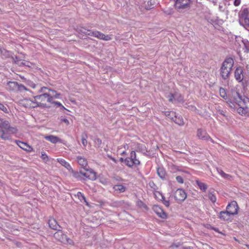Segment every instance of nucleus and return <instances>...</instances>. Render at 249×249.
<instances>
[{"label": "nucleus", "instance_id": "obj_55", "mask_svg": "<svg viewBox=\"0 0 249 249\" xmlns=\"http://www.w3.org/2000/svg\"><path fill=\"white\" fill-rule=\"evenodd\" d=\"M166 13L168 14H173V10L172 9L170 10V11H166Z\"/></svg>", "mask_w": 249, "mask_h": 249}, {"label": "nucleus", "instance_id": "obj_44", "mask_svg": "<svg viewBox=\"0 0 249 249\" xmlns=\"http://www.w3.org/2000/svg\"><path fill=\"white\" fill-rule=\"evenodd\" d=\"M60 121H61V122L64 123L66 125H69L70 124L69 120L64 117H61L60 118Z\"/></svg>", "mask_w": 249, "mask_h": 249}, {"label": "nucleus", "instance_id": "obj_46", "mask_svg": "<svg viewBox=\"0 0 249 249\" xmlns=\"http://www.w3.org/2000/svg\"><path fill=\"white\" fill-rule=\"evenodd\" d=\"M176 180L179 183H183V179L181 176H177L176 177Z\"/></svg>", "mask_w": 249, "mask_h": 249}, {"label": "nucleus", "instance_id": "obj_14", "mask_svg": "<svg viewBox=\"0 0 249 249\" xmlns=\"http://www.w3.org/2000/svg\"><path fill=\"white\" fill-rule=\"evenodd\" d=\"M153 210L155 213L160 218L164 219L166 217V213L159 206L155 205L153 207Z\"/></svg>", "mask_w": 249, "mask_h": 249}, {"label": "nucleus", "instance_id": "obj_32", "mask_svg": "<svg viewBox=\"0 0 249 249\" xmlns=\"http://www.w3.org/2000/svg\"><path fill=\"white\" fill-rule=\"evenodd\" d=\"M84 31H82V32L86 35L90 36H93L95 37L96 35V31H91L89 30H86V29H83Z\"/></svg>", "mask_w": 249, "mask_h": 249}, {"label": "nucleus", "instance_id": "obj_13", "mask_svg": "<svg viewBox=\"0 0 249 249\" xmlns=\"http://www.w3.org/2000/svg\"><path fill=\"white\" fill-rule=\"evenodd\" d=\"M49 227L53 230L60 231L62 229L61 227L58 224L57 222L53 218H50L48 221Z\"/></svg>", "mask_w": 249, "mask_h": 249}, {"label": "nucleus", "instance_id": "obj_53", "mask_svg": "<svg viewBox=\"0 0 249 249\" xmlns=\"http://www.w3.org/2000/svg\"><path fill=\"white\" fill-rule=\"evenodd\" d=\"M53 97V98H59V96L60 95V93H55V95H51Z\"/></svg>", "mask_w": 249, "mask_h": 249}, {"label": "nucleus", "instance_id": "obj_28", "mask_svg": "<svg viewBox=\"0 0 249 249\" xmlns=\"http://www.w3.org/2000/svg\"><path fill=\"white\" fill-rule=\"evenodd\" d=\"M208 197L209 199L213 202L214 203L216 201V197L215 196V193L213 191H209L208 193Z\"/></svg>", "mask_w": 249, "mask_h": 249}, {"label": "nucleus", "instance_id": "obj_3", "mask_svg": "<svg viewBox=\"0 0 249 249\" xmlns=\"http://www.w3.org/2000/svg\"><path fill=\"white\" fill-rule=\"evenodd\" d=\"M48 89L46 87H42L41 88L39 92L40 93H43L39 95H37L34 97L35 101L36 102V106H38L39 104H41L42 102L47 101L49 103H52L53 100V97L51 94L45 93V90ZM35 107V106H33Z\"/></svg>", "mask_w": 249, "mask_h": 249}, {"label": "nucleus", "instance_id": "obj_25", "mask_svg": "<svg viewBox=\"0 0 249 249\" xmlns=\"http://www.w3.org/2000/svg\"><path fill=\"white\" fill-rule=\"evenodd\" d=\"M176 124L179 125H182L184 124V122L182 118L181 117H177L176 114L173 117V119H172Z\"/></svg>", "mask_w": 249, "mask_h": 249}, {"label": "nucleus", "instance_id": "obj_35", "mask_svg": "<svg viewBox=\"0 0 249 249\" xmlns=\"http://www.w3.org/2000/svg\"><path fill=\"white\" fill-rule=\"evenodd\" d=\"M219 93L221 97L224 99H226L227 97V93L226 90L222 88H220L219 89Z\"/></svg>", "mask_w": 249, "mask_h": 249}, {"label": "nucleus", "instance_id": "obj_57", "mask_svg": "<svg viewBox=\"0 0 249 249\" xmlns=\"http://www.w3.org/2000/svg\"><path fill=\"white\" fill-rule=\"evenodd\" d=\"M174 247H176V248L178 247V246H176V245H173L171 247H173L174 248Z\"/></svg>", "mask_w": 249, "mask_h": 249}, {"label": "nucleus", "instance_id": "obj_54", "mask_svg": "<svg viewBox=\"0 0 249 249\" xmlns=\"http://www.w3.org/2000/svg\"><path fill=\"white\" fill-rule=\"evenodd\" d=\"M218 112L219 114H221V115H223V116H225V114H224V111H223L222 110H221V109H218Z\"/></svg>", "mask_w": 249, "mask_h": 249}, {"label": "nucleus", "instance_id": "obj_26", "mask_svg": "<svg viewBox=\"0 0 249 249\" xmlns=\"http://www.w3.org/2000/svg\"><path fill=\"white\" fill-rule=\"evenodd\" d=\"M69 172L72 174V176L78 180L82 179V177L81 175V171L79 172L74 171L72 168L69 171Z\"/></svg>", "mask_w": 249, "mask_h": 249}, {"label": "nucleus", "instance_id": "obj_20", "mask_svg": "<svg viewBox=\"0 0 249 249\" xmlns=\"http://www.w3.org/2000/svg\"><path fill=\"white\" fill-rule=\"evenodd\" d=\"M44 138L53 143H56L58 142H61V140L58 137L53 135L47 136Z\"/></svg>", "mask_w": 249, "mask_h": 249}, {"label": "nucleus", "instance_id": "obj_23", "mask_svg": "<svg viewBox=\"0 0 249 249\" xmlns=\"http://www.w3.org/2000/svg\"><path fill=\"white\" fill-rule=\"evenodd\" d=\"M239 24L245 28H249V18L245 17L239 20Z\"/></svg>", "mask_w": 249, "mask_h": 249}, {"label": "nucleus", "instance_id": "obj_36", "mask_svg": "<svg viewBox=\"0 0 249 249\" xmlns=\"http://www.w3.org/2000/svg\"><path fill=\"white\" fill-rule=\"evenodd\" d=\"M178 95V93H176L175 94L170 93L167 96V98H168V100L170 102H173L175 100V98L177 97Z\"/></svg>", "mask_w": 249, "mask_h": 249}, {"label": "nucleus", "instance_id": "obj_16", "mask_svg": "<svg viewBox=\"0 0 249 249\" xmlns=\"http://www.w3.org/2000/svg\"><path fill=\"white\" fill-rule=\"evenodd\" d=\"M235 78L238 82H241L243 79V70L242 68H237L234 73Z\"/></svg>", "mask_w": 249, "mask_h": 249}, {"label": "nucleus", "instance_id": "obj_15", "mask_svg": "<svg viewBox=\"0 0 249 249\" xmlns=\"http://www.w3.org/2000/svg\"><path fill=\"white\" fill-rule=\"evenodd\" d=\"M112 35H105L103 33L98 31H96V35L95 36V37L105 41L110 40L112 39Z\"/></svg>", "mask_w": 249, "mask_h": 249}, {"label": "nucleus", "instance_id": "obj_47", "mask_svg": "<svg viewBox=\"0 0 249 249\" xmlns=\"http://www.w3.org/2000/svg\"><path fill=\"white\" fill-rule=\"evenodd\" d=\"M0 110H2L4 112H7V108L2 104L0 103Z\"/></svg>", "mask_w": 249, "mask_h": 249}, {"label": "nucleus", "instance_id": "obj_56", "mask_svg": "<svg viewBox=\"0 0 249 249\" xmlns=\"http://www.w3.org/2000/svg\"><path fill=\"white\" fill-rule=\"evenodd\" d=\"M49 90L51 91L52 92L53 94L56 93V91L54 90L49 89Z\"/></svg>", "mask_w": 249, "mask_h": 249}, {"label": "nucleus", "instance_id": "obj_8", "mask_svg": "<svg viewBox=\"0 0 249 249\" xmlns=\"http://www.w3.org/2000/svg\"><path fill=\"white\" fill-rule=\"evenodd\" d=\"M174 197L178 202H181L186 199L187 194L183 189H178L175 192Z\"/></svg>", "mask_w": 249, "mask_h": 249}, {"label": "nucleus", "instance_id": "obj_52", "mask_svg": "<svg viewBox=\"0 0 249 249\" xmlns=\"http://www.w3.org/2000/svg\"><path fill=\"white\" fill-rule=\"evenodd\" d=\"M95 142L98 145H100L102 143V141L100 139L97 138L95 140Z\"/></svg>", "mask_w": 249, "mask_h": 249}, {"label": "nucleus", "instance_id": "obj_51", "mask_svg": "<svg viewBox=\"0 0 249 249\" xmlns=\"http://www.w3.org/2000/svg\"><path fill=\"white\" fill-rule=\"evenodd\" d=\"M30 64H31V63H30L29 62L24 61V62H22L20 65H25V66H26L28 67H30Z\"/></svg>", "mask_w": 249, "mask_h": 249}, {"label": "nucleus", "instance_id": "obj_9", "mask_svg": "<svg viewBox=\"0 0 249 249\" xmlns=\"http://www.w3.org/2000/svg\"><path fill=\"white\" fill-rule=\"evenodd\" d=\"M238 206L236 201H233L229 203L226 207V210L232 215L237 214L238 213Z\"/></svg>", "mask_w": 249, "mask_h": 249}, {"label": "nucleus", "instance_id": "obj_1", "mask_svg": "<svg viewBox=\"0 0 249 249\" xmlns=\"http://www.w3.org/2000/svg\"><path fill=\"white\" fill-rule=\"evenodd\" d=\"M232 101L229 103L230 107L234 110H236L241 115H246L248 108L241 107V104L243 103L242 96L238 92L233 90L232 91Z\"/></svg>", "mask_w": 249, "mask_h": 249}, {"label": "nucleus", "instance_id": "obj_27", "mask_svg": "<svg viewBox=\"0 0 249 249\" xmlns=\"http://www.w3.org/2000/svg\"><path fill=\"white\" fill-rule=\"evenodd\" d=\"M137 151L142 152L143 154L146 153V152H147L145 146L142 144H137Z\"/></svg>", "mask_w": 249, "mask_h": 249}, {"label": "nucleus", "instance_id": "obj_11", "mask_svg": "<svg viewBox=\"0 0 249 249\" xmlns=\"http://www.w3.org/2000/svg\"><path fill=\"white\" fill-rule=\"evenodd\" d=\"M85 170H86L88 172L83 173L81 171V177L84 176L92 180H94L96 179V174L92 169H88L86 168L85 169Z\"/></svg>", "mask_w": 249, "mask_h": 249}, {"label": "nucleus", "instance_id": "obj_22", "mask_svg": "<svg viewBox=\"0 0 249 249\" xmlns=\"http://www.w3.org/2000/svg\"><path fill=\"white\" fill-rule=\"evenodd\" d=\"M57 160L60 164H61L62 166L65 167L67 170H68L69 171L71 169L72 167H71V165L65 160L63 159H57Z\"/></svg>", "mask_w": 249, "mask_h": 249}, {"label": "nucleus", "instance_id": "obj_10", "mask_svg": "<svg viewBox=\"0 0 249 249\" xmlns=\"http://www.w3.org/2000/svg\"><path fill=\"white\" fill-rule=\"evenodd\" d=\"M197 136L198 138L202 140L208 141L210 140L212 142L213 141L211 138L207 133L201 129H198L197 131Z\"/></svg>", "mask_w": 249, "mask_h": 249}, {"label": "nucleus", "instance_id": "obj_38", "mask_svg": "<svg viewBox=\"0 0 249 249\" xmlns=\"http://www.w3.org/2000/svg\"><path fill=\"white\" fill-rule=\"evenodd\" d=\"M1 54L5 56L8 57L11 55V53L9 51H7L4 49L1 50L0 51Z\"/></svg>", "mask_w": 249, "mask_h": 249}, {"label": "nucleus", "instance_id": "obj_30", "mask_svg": "<svg viewBox=\"0 0 249 249\" xmlns=\"http://www.w3.org/2000/svg\"><path fill=\"white\" fill-rule=\"evenodd\" d=\"M196 183L201 190L204 192L206 191L207 189V185L205 183L198 180L196 181Z\"/></svg>", "mask_w": 249, "mask_h": 249}, {"label": "nucleus", "instance_id": "obj_12", "mask_svg": "<svg viewBox=\"0 0 249 249\" xmlns=\"http://www.w3.org/2000/svg\"><path fill=\"white\" fill-rule=\"evenodd\" d=\"M85 170H86L88 172L83 173L81 171V177L84 176L92 180H94L96 179V174L92 169H88L86 168L85 169Z\"/></svg>", "mask_w": 249, "mask_h": 249}, {"label": "nucleus", "instance_id": "obj_39", "mask_svg": "<svg viewBox=\"0 0 249 249\" xmlns=\"http://www.w3.org/2000/svg\"><path fill=\"white\" fill-rule=\"evenodd\" d=\"M26 90H27V89L25 86H24L23 85H22L21 84H18V87L17 88V91H22Z\"/></svg>", "mask_w": 249, "mask_h": 249}, {"label": "nucleus", "instance_id": "obj_4", "mask_svg": "<svg viewBox=\"0 0 249 249\" xmlns=\"http://www.w3.org/2000/svg\"><path fill=\"white\" fill-rule=\"evenodd\" d=\"M191 2V0H176L175 7L178 12L183 13L190 8Z\"/></svg>", "mask_w": 249, "mask_h": 249}, {"label": "nucleus", "instance_id": "obj_19", "mask_svg": "<svg viewBox=\"0 0 249 249\" xmlns=\"http://www.w3.org/2000/svg\"><path fill=\"white\" fill-rule=\"evenodd\" d=\"M77 161L78 164L84 169L87 168L86 167L88 165V161L86 158L82 156H78L77 158Z\"/></svg>", "mask_w": 249, "mask_h": 249}, {"label": "nucleus", "instance_id": "obj_34", "mask_svg": "<svg viewBox=\"0 0 249 249\" xmlns=\"http://www.w3.org/2000/svg\"><path fill=\"white\" fill-rule=\"evenodd\" d=\"M217 171L218 173V174L220 175L221 176L224 178H228L229 177H230L229 175L226 174L220 169L217 168Z\"/></svg>", "mask_w": 249, "mask_h": 249}, {"label": "nucleus", "instance_id": "obj_21", "mask_svg": "<svg viewBox=\"0 0 249 249\" xmlns=\"http://www.w3.org/2000/svg\"><path fill=\"white\" fill-rule=\"evenodd\" d=\"M18 83L17 82H9L7 83V88L12 91H17Z\"/></svg>", "mask_w": 249, "mask_h": 249}, {"label": "nucleus", "instance_id": "obj_18", "mask_svg": "<svg viewBox=\"0 0 249 249\" xmlns=\"http://www.w3.org/2000/svg\"><path fill=\"white\" fill-rule=\"evenodd\" d=\"M16 142L18 145L22 149L27 151H30L31 150V147L27 143L20 141H16Z\"/></svg>", "mask_w": 249, "mask_h": 249}, {"label": "nucleus", "instance_id": "obj_31", "mask_svg": "<svg viewBox=\"0 0 249 249\" xmlns=\"http://www.w3.org/2000/svg\"><path fill=\"white\" fill-rule=\"evenodd\" d=\"M76 196L81 201L83 200L86 203V204L87 205H89V204L86 200L85 196L82 193H81L80 192H77Z\"/></svg>", "mask_w": 249, "mask_h": 249}, {"label": "nucleus", "instance_id": "obj_40", "mask_svg": "<svg viewBox=\"0 0 249 249\" xmlns=\"http://www.w3.org/2000/svg\"><path fill=\"white\" fill-rule=\"evenodd\" d=\"M243 43L247 52H249V42L248 40H244Z\"/></svg>", "mask_w": 249, "mask_h": 249}, {"label": "nucleus", "instance_id": "obj_49", "mask_svg": "<svg viewBox=\"0 0 249 249\" xmlns=\"http://www.w3.org/2000/svg\"><path fill=\"white\" fill-rule=\"evenodd\" d=\"M241 1L240 0H234V5L235 6H239L240 4Z\"/></svg>", "mask_w": 249, "mask_h": 249}, {"label": "nucleus", "instance_id": "obj_2", "mask_svg": "<svg viewBox=\"0 0 249 249\" xmlns=\"http://www.w3.org/2000/svg\"><path fill=\"white\" fill-rule=\"evenodd\" d=\"M233 64L234 60L231 57L226 58L222 63L220 68V74L223 79H227L229 77Z\"/></svg>", "mask_w": 249, "mask_h": 249}, {"label": "nucleus", "instance_id": "obj_59", "mask_svg": "<svg viewBox=\"0 0 249 249\" xmlns=\"http://www.w3.org/2000/svg\"><path fill=\"white\" fill-rule=\"evenodd\" d=\"M121 160L123 161V159L122 158L121 159Z\"/></svg>", "mask_w": 249, "mask_h": 249}, {"label": "nucleus", "instance_id": "obj_7", "mask_svg": "<svg viewBox=\"0 0 249 249\" xmlns=\"http://www.w3.org/2000/svg\"><path fill=\"white\" fill-rule=\"evenodd\" d=\"M124 163L127 166L132 167L133 166H136L140 165L141 162L139 160L137 159L135 152L132 151L130 157L124 160Z\"/></svg>", "mask_w": 249, "mask_h": 249}, {"label": "nucleus", "instance_id": "obj_48", "mask_svg": "<svg viewBox=\"0 0 249 249\" xmlns=\"http://www.w3.org/2000/svg\"><path fill=\"white\" fill-rule=\"evenodd\" d=\"M53 103L57 105L58 107H61L63 109H65V107L59 102H54Z\"/></svg>", "mask_w": 249, "mask_h": 249}, {"label": "nucleus", "instance_id": "obj_50", "mask_svg": "<svg viewBox=\"0 0 249 249\" xmlns=\"http://www.w3.org/2000/svg\"><path fill=\"white\" fill-rule=\"evenodd\" d=\"M149 185L151 188H153L154 189H155V187H156V185L153 181H150L149 183Z\"/></svg>", "mask_w": 249, "mask_h": 249}, {"label": "nucleus", "instance_id": "obj_42", "mask_svg": "<svg viewBox=\"0 0 249 249\" xmlns=\"http://www.w3.org/2000/svg\"><path fill=\"white\" fill-rule=\"evenodd\" d=\"M41 158L44 160L45 162H47L49 160V158L48 156L44 152L41 153Z\"/></svg>", "mask_w": 249, "mask_h": 249}, {"label": "nucleus", "instance_id": "obj_43", "mask_svg": "<svg viewBox=\"0 0 249 249\" xmlns=\"http://www.w3.org/2000/svg\"><path fill=\"white\" fill-rule=\"evenodd\" d=\"M87 136H86L85 137L83 135H82V143L83 145L84 146L86 147L87 145Z\"/></svg>", "mask_w": 249, "mask_h": 249}, {"label": "nucleus", "instance_id": "obj_37", "mask_svg": "<svg viewBox=\"0 0 249 249\" xmlns=\"http://www.w3.org/2000/svg\"><path fill=\"white\" fill-rule=\"evenodd\" d=\"M157 193L160 195L161 197V200L163 201V204L165 205V206L166 207H169L170 205L169 201L165 200L164 197L160 192H157Z\"/></svg>", "mask_w": 249, "mask_h": 249}, {"label": "nucleus", "instance_id": "obj_17", "mask_svg": "<svg viewBox=\"0 0 249 249\" xmlns=\"http://www.w3.org/2000/svg\"><path fill=\"white\" fill-rule=\"evenodd\" d=\"M231 215H232L226 210L225 211H221L220 212L219 217L222 220L228 221L230 220Z\"/></svg>", "mask_w": 249, "mask_h": 249}, {"label": "nucleus", "instance_id": "obj_29", "mask_svg": "<svg viewBox=\"0 0 249 249\" xmlns=\"http://www.w3.org/2000/svg\"><path fill=\"white\" fill-rule=\"evenodd\" d=\"M157 173L159 177L161 178H164L165 177L166 172L165 170L162 167H159L157 170Z\"/></svg>", "mask_w": 249, "mask_h": 249}, {"label": "nucleus", "instance_id": "obj_33", "mask_svg": "<svg viewBox=\"0 0 249 249\" xmlns=\"http://www.w3.org/2000/svg\"><path fill=\"white\" fill-rule=\"evenodd\" d=\"M8 122L7 121H4L0 118V130H3L5 127H7Z\"/></svg>", "mask_w": 249, "mask_h": 249}, {"label": "nucleus", "instance_id": "obj_24", "mask_svg": "<svg viewBox=\"0 0 249 249\" xmlns=\"http://www.w3.org/2000/svg\"><path fill=\"white\" fill-rule=\"evenodd\" d=\"M113 189L117 193H121L125 191L126 188L122 184H117L114 186Z\"/></svg>", "mask_w": 249, "mask_h": 249}, {"label": "nucleus", "instance_id": "obj_6", "mask_svg": "<svg viewBox=\"0 0 249 249\" xmlns=\"http://www.w3.org/2000/svg\"><path fill=\"white\" fill-rule=\"evenodd\" d=\"M17 129L15 127H11L8 122V126L5 127L3 130H0V137L4 140H9L11 138L10 134L17 133Z\"/></svg>", "mask_w": 249, "mask_h": 249}, {"label": "nucleus", "instance_id": "obj_58", "mask_svg": "<svg viewBox=\"0 0 249 249\" xmlns=\"http://www.w3.org/2000/svg\"><path fill=\"white\" fill-rule=\"evenodd\" d=\"M125 154V152H124V151L123 152L122 154Z\"/></svg>", "mask_w": 249, "mask_h": 249}, {"label": "nucleus", "instance_id": "obj_5", "mask_svg": "<svg viewBox=\"0 0 249 249\" xmlns=\"http://www.w3.org/2000/svg\"><path fill=\"white\" fill-rule=\"evenodd\" d=\"M53 236L56 240L63 244H69L71 245H74L73 241L70 238H68L67 235L64 234L61 231V229L60 230V231H57L55 232L54 233Z\"/></svg>", "mask_w": 249, "mask_h": 249}, {"label": "nucleus", "instance_id": "obj_45", "mask_svg": "<svg viewBox=\"0 0 249 249\" xmlns=\"http://www.w3.org/2000/svg\"><path fill=\"white\" fill-rule=\"evenodd\" d=\"M175 100H177L178 102H181L183 101V97L180 94H178L177 97L175 98Z\"/></svg>", "mask_w": 249, "mask_h": 249}, {"label": "nucleus", "instance_id": "obj_41", "mask_svg": "<svg viewBox=\"0 0 249 249\" xmlns=\"http://www.w3.org/2000/svg\"><path fill=\"white\" fill-rule=\"evenodd\" d=\"M165 114L166 116H170L171 119H173V117L175 116V113L173 111H166Z\"/></svg>", "mask_w": 249, "mask_h": 249}]
</instances>
